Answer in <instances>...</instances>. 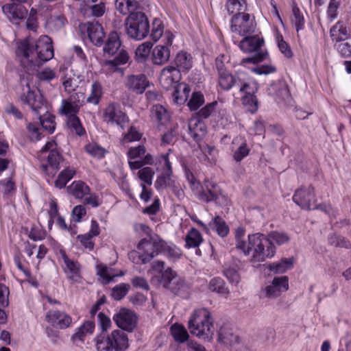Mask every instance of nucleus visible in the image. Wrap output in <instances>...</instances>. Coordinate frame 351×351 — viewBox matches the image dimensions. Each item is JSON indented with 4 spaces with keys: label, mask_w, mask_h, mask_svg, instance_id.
<instances>
[{
    "label": "nucleus",
    "mask_w": 351,
    "mask_h": 351,
    "mask_svg": "<svg viewBox=\"0 0 351 351\" xmlns=\"http://www.w3.org/2000/svg\"><path fill=\"white\" fill-rule=\"evenodd\" d=\"M16 53L27 70H36L53 57L52 40L46 35L40 36L36 41L27 37L18 44Z\"/></svg>",
    "instance_id": "1"
},
{
    "label": "nucleus",
    "mask_w": 351,
    "mask_h": 351,
    "mask_svg": "<svg viewBox=\"0 0 351 351\" xmlns=\"http://www.w3.org/2000/svg\"><path fill=\"white\" fill-rule=\"evenodd\" d=\"M121 43L119 35L117 32H112L105 43L103 51L105 54L115 56L112 60L104 61L103 66L108 73H123V69L120 67L121 65L126 64L130 58L128 52L123 48H121Z\"/></svg>",
    "instance_id": "2"
},
{
    "label": "nucleus",
    "mask_w": 351,
    "mask_h": 351,
    "mask_svg": "<svg viewBox=\"0 0 351 351\" xmlns=\"http://www.w3.org/2000/svg\"><path fill=\"white\" fill-rule=\"evenodd\" d=\"M20 100L23 104L29 105L33 111L39 114L40 124L45 130L49 133L54 132L56 127L55 117L49 114H44L43 116L40 115L41 112H46L43 96L40 93H36L32 90L28 83L23 88V93L20 95Z\"/></svg>",
    "instance_id": "3"
},
{
    "label": "nucleus",
    "mask_w": 351,
    "mask_h": 351,
    "mask_svg": "<svg viewBox=\"0 0 351 351\" xmlns=\"http://www.w3.org/2000/svg\"><path fill=\"white\" fill-rule=\"evenodd\" d=\"M213 318L206 308L196 310L189 321V329L192 335L204 339L212 338L215 328Z\"/></svg>",
    "instance_id": "4"
},
{
    "label": "nucleus",
    "mask_w": 351,
    "mask_h": 351,
    "mask_svg": "<svg viewBox=\"0 0 351 351\" xmlns=\"http://www.w3.org/2000/svg\"><path fill=\"white\" fill-rule=\"evenodd\" d=\"M253 252L251 261L263 262L266 258H271L276 253V247L266 236L256 233L250 234L249 254Z\"/></svg>",
    "instance_id": "5"
},
{
    "label": "nucleus",
    "mask_w": 351,
    "mask_h": 351,
    "mask_svg": "<svg viewBox=\"0 0 351 351\" xmlns=\"http://www.w3.org/2000/svg\"><path fill=\"white\" fill-rule=\"evenodd\" d=\"M128 348V337L121 330H114L106 335H100L96 339L97 351H126Z\"/></svg>",
    "instance_id": "6"
},
{
    "label": "nucleus",
    "mask_w": 351,
    "mask_h": 351,
    "mask_svg": "<svg viewBox=\"0 0 351 351\" xmlns=\"http://www.w3.org/2000/svg\"><path fill=\"white\" fill-rule=\"evenodd\" d=\"M125 30L128 36L136 40L144 39L149 32V23L142 11L130 13L125 21Z\"/></svg>",
    "instance_id": "7"
},
{
    "label": "nucleus",
    "mask_w": 351,
    "mask_h": 351,
    "mask_svg": "<svg viewBox=\"0 0 351 351\" xmlns=\"http://www.w3.org/2000/svg\"><path fill=\"white\" fill-rule=\"evenodd\" d=\"M198 193L199 200L204 202H214L220 206H227L228 199L223 194L222 191L217 183L206 180Z\"/></svg>",
    "instance_id": "8"
},
{
    "label": "nucleus",
    "mask_w": 351,
    "mask_h": 351,
    "mask_svg": "<svg viewBox=\"0 0 351 351\" xmlns=\"http://www.w3.org/2000/svg\"><path fill=\"white\" fill-rule=\"evenodd\" d=\"M165 246L164 241L158 234L150 236L149 239H143L138 243V250L141 251L144 256V262H150L159 253H161V247Z\"/></svg>",
    "instance_id": "9"
},
{
    "label": "nucleus",
    "mask_w": 351,
    "mask_h": 351,
    "mask_svg": "<svg viewBox=\"0 0 351 351\" xmlns=\"http://www.w3.org/2000/svg\"><path fill=\"white\" fill-rule=\"evenodd\" d=\"M160 283L174 294H182L189 289L187 283L177 276L170 268L167 269L161 275Z\"/></svg>",
    "instance_id": "10"
},
{
    "label": "nucleus",
    "mask_w": 351,
    "mask_h": 351,
    "mask_svg": "<svg viewBox=\"0 0 351 351\" xmlns=\"http://www.w3.org/2000/svg\"><path fill=\"white\" fill-rule=\"evenodd\" d=\"M254 27V23L249 14L239 12L231 20L232 32L242 36L253 33Z\"/></svg>",
    "instance_id": "11"
},
{
    "label": "nucleus",
    "mask_w": 351,
    "mask_h": 351,
    "mask_svg": "<svg viewBox=\"0 0 351 351\" xmlns=\"http://www.w3.org/2000/svg\"><path fill=\"white\" fill-rule=\"evenodd\" d=\"M104 121L108 123H116L123 128L125 124L128 122V118L125 113L121 111L120 106L117 104H110L104 110Z\"/></svg>",
    "instance_id": "12"
},
{
    "label": "nucleus",
    "mask_w": 351,
    "mask_h": 351,
    "mask_svg": "<svg viewBox=\"0 0 351 351\" xmlns=\"http://www.w3.org/2000/svg\"><path fill=\"white\" fill-rule=\"evenodd\" d=\"M113 319L121 330L132 332L136 326V316L133 311L122 308L113 316Z\"/></svg>",
    "instance_id": "13"
},
{
    "label": "nucleus",
    "mask_w": 351,
    "mask_h": 351,
    "mask_svg": "<svg viewBox=\"0 0 351 351\" xmlns=\"http://www.w3.org/2000/svg\"><path fill=\"white\" fill-rule=\"evenodd\" d=\"M289 289V280L287 276L276 277L271 284L267 285L261 291L263 297L275 298Z\"/></svg>",
    "instance_id": "14"
},
{
    "label": "nucleus",
    "mask_w": 351,
    "mask_h": 351,
    "mask_svg": "<svg viewBox=\"0 0 351 351\" xmlns=\"http://www.w3.org/2000/svg\"><path fill=\"white\" fill-rule=\"evenodd\" d=\"M181 80V73L175 66L169 65L164 67L160 73L159 82L163 88L169 90Z\"/></svg>",
    "instance_id": "15"
},
{
    "label": "nucleus",
    "mask_w": 351,
    "mask_h": 351,
    "mask_svg": "<svg viewBox=\"0 0 351 351\" xmlns=\"http://www.w3.org/2000/svg\"><path fill=\"white\" fill-rule=\"evenodd\" d=\"M46 321L52 326L64 329L70 326L72 323L71 317L64 311L50 310L46 314Z\"/></svg>",
    "instance_id": "16"
},
{
    "label": "nucleus",
    "mask_w": 351,
    "mask_h": 351,
    "mask_svg": "<svg viewBox=\"0 0 351 351\" xmlns=\"http://www.w3.org/2000/svg\"><path fill=\"white\" fill-rule=\"evenodd\" d=\"M293 201L302 208L311 210V202H315L314 188L309 186L308 188L298 189L293 196Z\"/></svg>",
    "instance_id": "17"
},
{
    "label": "nucleus",
    "mask_w": 351,
    "mask_h": 351,
    "mask_svg": "<svg viewBox=\"0 0 351 351\" xmlns=\"http://www.w3.org/2000/svg\"><path fill=\"white\" fill-rule=\"evenodd\" d=\"M173 35L168 33L166 45H157L152 51V61L154 64L162 65L167 62L170 58L169 46L172 45Z\"/></svg>",
    "instance_id": "18"
},
{
    "label": "nucleus",
    "mask_w": 351,
    "mask_h": 351,
    "mask_svg": "<svg viewBox=\"0 0 351 351\" xmlns=\"http://www.w3.org/2000/svg\"><path fill=\"white\" fill-rule=\"evenodd\" d=\"M84 27L91 43L96 46H101L105 36L101 25L98 21H93L85 23Z\"/></svg>",
    "instance_id": "19"
},
{
    "label": "nucleus",
    "mask_w": 351,
    "mask_h": 351,
    "mask_svg": "<svg viewBox=\"0 0 351 351\" xmlns=\"http://www.w3.org/2000/svg\"><path fill=\"white\" fill-rule=\"evenodd\" d=\"M149 86V81L143 74L128 76L126 86L137 94H142Z\"/></svg>",
    "instance_id": "20"
},
{
    "label": "nucleus",
    "mask_w": 351,
    "mask_h": 351,
    "mask_svg": "<svg viewBox=\"0 0 351 351\" xmlns=\"http://www.w3.org/2000/svg\"><path fill=\"white\" fill-rule=\"evenodd\" d=\"M2 10L7 17L14 23H18L21 19H25L27 15V9L22 5L5 4Z\"/></svg>",
    "instance_id": "21"
},
{
    "label": "nucleus",
    "mask_w": 351,
    "mask_h": 351,
    "mask_svg": "<svg viewBox=\"0 0 351 351\" xmlns=\"http://www.w3.org/2000/svg\"><path fill=\"white\" fill-rule=\"evenodd\" d=\"M232 150L234 151L233 158L237 162H241L250 153L246 140L241 136H237L232 140Z\"/></svg>",
    "instance_id": "22"
},
{
    "label": "nucleus",
    "mask_w": 351,
    "mask_h": 351,
    "mask_svg": "<svg viewBox=\"0 0 351 351\" xmlns=\"http://www.w3.org/2000/svg\"><path fill=\"white\" fill-rule=\"evenodd\" d=\"M263 43V38L258 36H245L244 38L239 43V47L244 52H256L261 49Z\"/></svg>",
    "instance_id": "23"
},
{
    "label": "nucleus",
    "mask_w": 351,
    "mask_h": 351,
    "mask_svg": "<svg viewBox=\"0 0 351 351\" xmlns=\"http://www.w3.org/2000/svg\"><path fill=\"white\" fill-rule=\"evenodd\" d=\"M239 337L228 326H221L218 331V341L224 345L232 347L239 343Z\"/></svg>",
    "instance_id": "24"
},
{
    "label": "nucleus",
    "mask_w": 351,
    "mask_h": 351,
    "mask_svg": "<svg viewBox=\"0 0 351 351\" xmlns=\"http://www.w3.org/2000/svg\"><path fill=\"white\" fill-rule=\"evenodd\" d=\"M64 261V271L70 279L75 280L80 276V265L78 262L70 259L64 251H60Z\"/></svg>",
    "instance_id": "25"
},
{
    "label": "nucleus",
    "mask_w": 351,
    "mask_h": 351,
    "mask_svg": "<svg viewBox=\"0 0 351 351\" xmlns=\"http://www.w3.org/2000/svg\"><path fill=\"white\" fill-rule=\"evenodd\" d=\"M62 157L58 150L50 152L47 156L48 165H43L44 171L49 175L53 176L60 168V164L62 161Z\"/></svg>",
    "instance_id": "26"
},
{
    "label": "nucleus",
    "mask_w": 351,
    "mask_h": 351,
    "mask_svg": "<svg viewBox=\"0 0 351 351\" xmlns=\"http://www.w3.org/2000/svg\"><path fill=\"white\" fill-rule=\"evenodd\" d=\"M176 68L181 73L189 71L193 66V58L186 51H182L177 53L174 59Z\"/></svg>",
    "instance_id": "27"
},
{
    "label": "nucleus",
    "mask_w": 351,
    "mask_h": 351,
    "mask_svg": "<svg viewBox=\"0 0 351 351\" xmlns=\"http://www.w3.org/2000/svg\"><path fill=\"white\" fill-rule=\"evenodd\" d=\"M218 83L220 87L224 90H229L233 87H237L241 83V78L236 74L232 75L226 71L218 75Z\"/></svg>",
    "instance_id": "28"
},
{
    "label": "nucleus",
    "mask_w": 351,
    "mask_h": 351,
    "mask_svg": "<svg viewBox=\"0 0 351 351\" xmlns=\"http://www.w3.org/2000/svg\"><path fill=\"white\" fill-rule=\"evenodd\" d=\"M115 6L117 10L123 15L140 11L139 3L136 0H115Z\"/></svg>",
    "instance_id": "29"
},
{
    "label": "nucleus",
    "mask_w": 351,
    "mask_h": 351,
    "mask_svg": "<svg viewBox=\"0 0 351 351\" xmlns=\"http://www.w3.org/2000/svg\"><path fill=\"white\" fill-rule=\"evenodd\" d=\"M64 76L62 77V85L64 90L69 93L74 90L78 86L79 77L76 76L72 70L61 69Z\"/></svg>",
    "instance_id": "30"
},
{
    "label": "nucleus",
    "mask_w": 351,
    "mask_h": 351,
    "mask_svg": "<svg viewBox=\"0 0 351 351\" xmlns=\"http://www.w3.org/2000/svg\"><path fill=\"white\" fill-rule=\"evenodd\" d=\"M210 230H215L221 237H226L229 233V227L226 222L219 215L215 217L208 223Z\"/></svg>",
    "instance_id": "31"
},
{
    "label": "nucleus",
    "mask_w": 351,
    "mask_h": 351,
    "mask_svg": "<svg viewBox=\"0 0 351 351\" xmlns=\"http://www.w3.org/2000/svg\"><path fill=\"white\" fill-rule=\"evenodd\" d=\"M190 88L186 84H180L172 93L174 102L178 105L184 104L189 97Z\"/></svg>",
    "instance_id": "32"
},
{
    "label": "nucleus",
    "mask_w": 351,
    "mask_h": 351,
    "mask_svg": "<svg viewBox=\"0 0 351 351\" xmlns=\"http://www.w3.org/2000/svg\"><path fill=\"white\" fill-rule=\"evenodd\" d=\"M245 230L242 227H239L236 230L235 239H236V247L241 250L245 256L249 255L250 249V235L248 236V241L247 242L245 239Z\"/></svg>",
    "instance_id": "33"
},
{
    "label": "nucleus",
    "mask_w": 351,
    "mask_h": 351,
    "mask_svg": "<svg viewBox=\"0 0 351 351\" xmlns=\"http://www.w3.org/2000/svg\"><path fill=\"white\" fill-rule=\"evenodd\" d=\"M69 193L76 198H82L89 192V187L82 181L73 182L71 185L67 188Z\"/></svg>",
    "instance_id": "34"
},
{
    "label": "nucleus",
    "mask_w": 351,
    "mask_h": 351,
    "mask_svg": "<svg viewBox=\"0 0 351 351\" xmlns=\"http://www.w3.org/2000/svg\"><path fill=\"white\" fill-rule=\"evenodd\" d=\"M152 118L162 125L165 124L169 119L167 110L161 105H154L151 111Z\"/></svg>",
    "instance_id": "35"
},
{
    "label": "nucleus",
    "mask_w": 351,
    "mask_h": 351,
    "mask_svg": "<svg viewBox=\"0 0 351 351\" xmlns=\"http://www.w3.org/2000/svg\"><path fill=\"white\" fill-rule=\"evenodd\" d=\"M330 32L332 40L337 42L347 39L348 36L347 28L341 21L334 25Z\"/></svg>",
    "instance_id": "36"
},
{
    "label": "nucleus",
    "mask_w": 351,
    "mask_h": 351,
    "mask_svg": "<svg viewBox=\"0 0 351 351\" xmlns=\"http://www.w3.org/2000/svg\"><path fill=\"white\" fill-rule=\"evenodd\" d=\"M205 125L201 121L191 122L189 124V133L191 137L196 142H199L205 132Z\"/></svg>",
    "instance_id": "37"
},
{
    "label": "nucleus",
    "mask_w": 351,
    "mask_h": 351,
    "mask_svg": "<svg viewBox=\"0 0 351 351\" xmlns=\"http://www.w3.org/2000/svg\"><path fill=\"white\" fill-rule=\"evenodd\" d=\"M208 289L212 292H216L223 295H227L229 293V290L226 287L224 280L221 278L211 279L208 284Z\"/></svg>",
    "instance_id": "38"
},
{
    "label": "nucleus",
    "mask_w": 351,
    "mask_h": 351,
    "mask_svg": "<svg viewBox=\"0 0 351 351\" xmlns=\"http://www.w3.org/2000/svg\"><path fill=\"white\" fill-rule=\"evenodd\" d=\"M75 171L71 168H66L62 171L57 180L55 181V186L59 189H63L67 182L73 177Z\"/></svg>",
    "instance_id": "39"
},
{
    "label": "nucleus",
    "mask_w": 351,
    "mask_h": 351,
    "mask_svg": "<svg viewBox=\"0 0 351 351\" xmlns=\"http://www.w3.org/2000/svg\"><path fill=\"white\" fill-rule=\"evenodd\" d=\"M67 125L73 132H75L78 136H82L85 133V130L76 114H71L68 117Z\"/></svg>",
    "instance_id": "40"
},
{
    "label": "nucleus",
    "mask_w": 351,
    "mask_h": 351,
    "mask_svg": "<svg viewBox=\"0 0 351 351\" xmlns=\"http://www.w3.org/2000/svg\"><path fill=\"white\" fill-rule=\"evenodd\" d=\"M203 239L200 232L193 228L186 237V245L189 247H196L202 242Z\"/></svg>",
    "instance_id": "41"
},
{
    "label": "nucleus",
    "mask_w": 351,
    "mask_h": 351,
    "mask_svg": "<svg viewBox=\"0 0 351 351\" xmlns=\"http://www.w3.org/2000/svg\"><path fill=\"white\" fill-rule=\"evenodd\" d=\"M292 266L293 261L291 259L283 258L278 263L269 264L268 269L274 273H283L291 269Z\"/></svg>",
    "instance_id": "42"
},
{
    "label": "nucleus",
    "mask_w": 351,
    "mask_h": 351,
    "mask_svg": "<svg viewBox=\"0 0 351 351\" xmlns=\"http://www.w3.org/2000/svg\"><path fill=\"white\" fill-rule=\"evenodd\" d=\"M94 328V323L90 321H87L84 322V324L78 328L77 332L73 335L72 339L75 340L76 339H78L82 341L84 337L87 334H91L93 332Z\"/></svg>",
    "instance_id": "43"
},
{
    "label": "nucleus",
    "mask_w": 351,
    "mask_h": 351,
    "mask_svg": "<svg viewBox=\"0 0 351 351\" xmlns=\"http://www.w3.org/2000/svg\"><path fill=\"white\" fill-rule=\"evenodd\" d=\"M101 94L102 88L101 84L97 82H95L92 84L91 93L86 98V101L97 105L99 102Z\"/></svg>",
    "instance_id": "44"
},
{
    "label": "nucleus",
    "mask_w": 351,
    "mask_h": 351,
    "mask_svg": "<svg viewBox=\"0 0 351 351\" xmlns=\"http://www.w3.org/2000/svg\"><path fill=\"white\" fill-rule=\"evenodd\" d=\"M171 334L176 341L184 342L189 337V334L186 329L178 324H173L171 327Z\"/></svg>",
    "instance_id": "45"
},
{
    "label": "nucleus",
    "mask_w": 351,
    "mask_h": 351,
    "mask_svg": "<svg viewBox=\"0 0 351 351\" xmlns=\"http://www.w3.org/2000/svg\"><path fill=\"white\" fill-rule=\"evenodd\" d=\"M86 152L91 156L101 158L104 157L106 150L95 143H91L85 146Z\"/></svg>",
    "instance_id": "46"
},
{
    "label": "nucleus",
    "mask_w": 351,
    "mask_h": 351,
    "mask_svg": "<svg viewBox=\"0 0 351 351\" xmlns=\"http://www.w3.org/2000/svg\"><path fill=\"white\" fill-rule=\"evenodd\" d=\"M161 253H165L167 256L172 259L176 260L182 256V251L173 243H168L165 241V246L161 247Z\"/></svg>",
    "instance_id": "47"
},
{
    "label": "nucleus",
    "mask_w": 351,
    "mask_h": 351,
    "mask_svg": "<svg viewBox=\"0 0 351 351\" xmlns=\"http://www.w3.org/2000/svg\"><path fill=\"white\" fill-rule=\"evenodd\" d=\"M130 286L129 284L121 283L112 289L111 295L116 300L123 299L128 293Z\"/></svg>",
    "instance_id": "48"
},
{
    "label": "nucleus",
    "mask_w": 351,
    "mask_h": 351,
    "mask_svg": "<svg viewBox=\"0 0 351 351\" xmlns=\"http://www.w3.org/2000/svg\"><path fill=\"white\" fill-rule=\"evenodd\" d=\"M267 238L272 244L276 243L279 245L285 244L289 241V237L286 233L277 231L270 232Z\"/></svg>",
    "instance_id": "49"
},
{
    "label": "nucleus",
    "mask_w": 351,
    "mask_h": 351,
    "mask_svg": "<svg viewBox=\"0 0 351 351\" xmlns=\"http://www.w3.org/2000/svg\"><path fill=\"white\" fill-rule=\"evenodd\" d=\"M237 87L239 92L245 93V95H254L258 90V84L255 82H247L244 80L241 79V83Z\"/></svg>",
    "instance_id": "50"
},
{
    "label": "nucleus",
    "mask_w": 351,
    "mask_h": 351,
    "mask_svg": "<svg viewBox=\"0 0 351 351\" xmlns=\"http://www.w3.org/2000/svg\"><path fill=\"white\" fill-rule=\"evenodd\" d=\"M66 22V19L63 15H55L47 21V25L50 29L56 31L62 28Z\"/></svg>",
    "instance_id": "51"
},
{
    "label": "nucleus",
    "mask_w": 351,
    "mask_h": 351,
    "mask_svg": "<svg viewBox=\"0 0 351 351\" xmlns=\"http://www.w3.org/2000/svg\"><path fill=\"white\" fill-rule=\"evenodd\" d=\"M292 12V23L295 25L296 31L299 32L304 28V20L303 15L301 13L300 9L296 5L293 6Z\"/></svg>",
    "instance_id": "52"
},
{
    "label": "nucleus",
    "mask_w": 351,
    "mask_h": 351,
    "mask_svg": "<svg viewBox=\"0 0 351 351\" xmlns=\"http://www.w3.org/2000/svg\"><path fill=\"white\" fill-rule=\"evenodd\" d=\"M243 104L247 108V110L254 113L258 109V101L254 95H245L242 97Z\"/></svg>",
    "instance_id": "53"
},
{
    "label": "nucleus",
    "mask_w": 351,
    "mask_h": 351,
    "mask_svg": "<svg viewBox=\"0 0 351 351\" xmlns=\"http://www.w3.org/2000/svg\"><path fill=\"white\" fill-rule=\"evenodd\" d=\"M328 242L335 247H344L349 249L351 247L350 242L345 237L337 235H330L328 237Z\"/></svg>",
    "instance_id": "54"
},
{
    "label": "nucleus",
    "mask_w": 351,
    "mask_h": 351,
    "mask_svg": "<svg viewBox=\"0 0 351 351\" xmlns=\"http://www.w3.org/2000/svg\"><path fill=\"white\" fill-rule=\"evenodd\" d=\"M97 274L103 279L105 284L109 283L114 277L123 275L121 273L119 275L112 274L110 269L105 265L97 266Z\"/></svg>",
    "instance_id": "55"
},
{
    "label": "nucleus",
    "mask_w": 351,
    "mask_h": 351,
    "mask_svg": "<svg viewBox=\"0 0 351 351\" xmlns=\"http://www.w3.org/2000/svg\"><path fill=\"white\" fill-rule=\"evenodd\" d=\"M80 108H77V105L71 103L69 99H64L62 101V106L60 108L61 113L69 117L71 114H75Z\"/></svg>",
    "instance_id": "56"
},
{
    "label": "nucleus",
    "mask_w": 351,
    "mask_h": 351,
    "mask_svg": "<svg viewBox=\"0 0 351 351\" xmlns=\"http://www.w3.org/2000/svg\"><path fill=\"white\" fill-rule=\"evenodd\" d=\"M204 95L199 92H195L193 93L187 105L191 110H196L204 104Z\"/></svg>",
    "instance_id": "57"
},
{
    "label": "nucleus",
    "mask_w": 351,
    "mask_h": 351,
    "mask_svg": "<svg viewBox=\"0 0 351 351\" xmlns=\"http://www.w3.org/2000/svg\"><path fill=\"white\" fill-rule=\"evenodd\" d=\"M154 175V171L151 167H144L138 172L139 179L148 185L152 184Z\"/></svg>",
    "instance_id": "58"
},
{
    "label": "nucleus",
    "mask_w": 351,
    "mask_h": 351,
    "mask_svg": "<svg viewBox=\"0 0 351 351\" xmlns=\"http://www.w3.org/2000/svg\"><path fill=\"white\" fill-rule=\"evenodd\" d=\"M276 40L280 52L287 58H291L293 55L292 51L289 45L283 40L282 36L278 34Z\"/></svg>",
    "instance_id": "59"
},
{
    "label": "nucleus",
    "mask_w": 351,
    "mask_h": 351,
    "mask_svg": "<svg viewBox=\"0 0 351 351\" xmlns=\"http://www.w3.org/2000/svg\"><path fill=\"white\" fill-rule=\"evenodd\" d=\"M151 47L152 44L150 43L146 42L141 44L136 50V56L138 58L141 59V61L144 60L149 54Z\"/></svg>",
    "instance_id": "60"
},
{
    "label": "nucleus",
    "mask_w": 351,
    "mask_h": 351,
    "mask_svg": "<svg viewBox=\"0 0 351 351\" xmlns=\"http://www.w3.org/2000/svg\"><path fill=\"white\" fill-rule=\"evenodd\" d=\"M152 25L153 28L151 36L154 41H157L162 35L163 27L162 26L160 21L156 19L153 21Z\"/></svg>",
    "instance_id": "61"
},
{
    "label": "nucleus",
    "mask_w": 351,
    "mask_h": 351,
    "mask_svg": "<svg viewBox=\"0 0 351 351\" xmlns=\"http://www.w3.org/2000/svg\"><path fill=\"white\" fill-rule=\"evenodd\" d=\"M267 56V52H258L252 57L243 58L241 61V65H245L247 63L257 64L264 60Z\"/></svg>",
    "instance_id": "62"
},
{
    "label": "nucleus",
    "mask_w": 351,
    "mask_h": 351,
    "mask_svg": "<svg viewBox=\"0 0 351 351\" xmlns=\"http://www.w3.org/2000/svg\"><path fill=\"white\" fill-rule=\"evenodd\" d=\"M27 129L31 141H37L40 139V130L37 125L30 123L27 124Z\"/></svg>",
    "instance_id": "63"
},
{
    "label": "nucleus",
    "mask_w": 351,
    "mask_h": 351,
    "mask_svg": "<svg viewBox=\"0 0 351 351\" xmlns=\"http://www.w3.org/2000/svg\"><path fill=\"white\" fill-rule=\"evenodd\" d=\"M223 274L230 283L237 285L239 282L240 276L236 269L233 268H227L223 271Z\"/></svg>",
    "instance_id": "64"
}]
</instances>
